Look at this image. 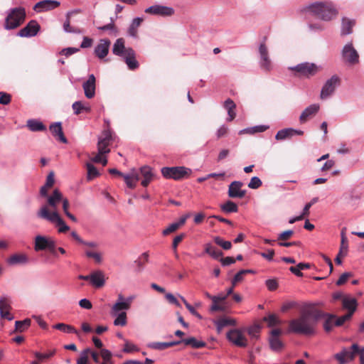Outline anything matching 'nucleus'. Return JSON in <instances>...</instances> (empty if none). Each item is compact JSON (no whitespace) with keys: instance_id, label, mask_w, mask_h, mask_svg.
<instances>
[{"instance_id":"obj_32","label":"nucleus","mask_w":364,"mask_h":364,"mask_svg":"<svg viewBox=\"0 0 364 364\" xmlns=\"http://www.w3.org/2000/svg\"><path fill=\"white\" fill-rule=\"evenodd\" d=\"M123 178L127 187L132 189L136 187L137 181L140 180L139 173L134 171L129 174H124Z\"/></svg>"},{"instance_id":"obj_43","label":"nucleus","mask_w":364,"mask_h":364,"mask_svg":"<svg viewBox=\"0 0 364 364\" xmlns=\"http://www.w3.org/2000/svg\"><path fill=\"white\" fill-rule=\"evenodd\" d=\"M250 273H254V271L252 269H242L238 272L232 279V284L233 287H235L238 283L242 282L244 280L245 277Z\"/></svg>"},{"instance_id":"obj_25","label":"nucleus","mask_w":364,"mask_h":364,"mask_svg":"<svg viewBox=\"0 0 364 364\" xmlns=\"http://www.w3.org/2000/svg\"><path fill=\"white\" fill-rule=\"evenodd\" d=\"M134 299V296L127 297L124 301H117L111 309V314L116 316L120 313L121 311L129 310L131 307V304Z\"/></svg>"},{"instance_id":"obj_22","label":"nucleus","mask_w":364,"mask_h":364,"mask_svg":"<svg viewBox=\"0 0 364 364\" xmlns=\"http://www.w3.org/2000/svg\"><path fill=\"white\" fill-rule=\"evenodd\" d=\"M140 179H141V184L144 187H146L154 180V174L152 168L148 166H144L140 168L139 172Z\"/></svg>"},{"instance_id":"obj_7","label":"nucleus","mask_w":364,"mask_h":364,"mask_svg":"<svg viewBox=\"0 0 364 364\" xmlns=\"http://www.w3.org/2000/svg\"><path fill=\"white\" fill-rule=\"evenodd\" d=\"M295 72L297 76L310 77L316 75L318 71V66L314 63H304L289 68Z\"/></svg>"},{"instance_id":"obj_26","label":"nucleus","mask_w":364,"mask_h":364,"mask_svg":"<svg viewBox=\"0 0 364 364\" xmlns=\"http://www.w3.org/2000/svg\"><path fill=\"white\" fill-rule=\"evenodd\" d=\"M320 107L317 104H313L306 107L299 117V122L301 124L306 122L308 120L314 117L318 112Z\"/></svg>"},{"instance_id":"obj_53","label":"nucleus","mask_w":364,"mask_h":364,"mask_svg":"<svg viewBox=\"0 0 364 364\" xmlns=\"http://www.w3.org/2000/svg\"><path fill=\"white\" fill-rule=\"evenodd\" d=\"M86 257L89 259H92L96 264H100L102 261V252H85Z\"/></svg>"},{"instance_id":"obj_5","label":"nucleus","mask_w":364,"mask_h":364,"mask_svg":"<svg viewBox=\"0 0 364 364\" xmlns=\"http://www.w3.org/2000/svg\"><path fill=\"white\" fill-rule=\"evenodd\" d=\"M191 172V169L184 166L164 167L161 168V174L164 178L176 181L189 177Z\"/></svg>"},{"instance_id":"obj_23","label":"nucleus","mask_w":364,"mask_h":364,"mask_svg":"<svg viewBox=\"0 0 364 364\" xmlns=\"http://www.w3.org/2000/svg\"><path fill=\"white\" fill-rule=\"evenodd\" d=\"M110 43V41L106 38L100 41L95 48V54L99 59L102 60L107 55Z\"/></svg>"},{"instance_id":"obj_46","label":"nucleus","mask_w":364,"mask_h":364,"mask_svg":"<svg viewBox=\"0 0 364 364\" xmlns=\"http://www.w3.org/2000/svg\"><path fill=\"white\" fill-rule=\"evenodd\" d=\"M53 328L64 333L78 334V331L73 326L63 323H58L54 325Z\"/></svg>"},{"instance_id":"obj_50","label":"nucleus","mask_w":364,"mask_h":364,"mask_svg":"<svg viewBox=\"0 0 364 364\" xmlns=\"http://www.w3.org/2000/svg\"><path fill=\"white\" fill-rule=\"evenodd\" d=\"M267 129H268V127H266L264 125L256 126V127H254L252 128L242 129V130L240 131L239 134H253L257 133V132H263L265 130H267Z\"/></svg>"},{"instance_id":"obj_16","label":"nucleus","mask_w":364,"mask_h":364,"mask_svg":"<svg viewBox=\"0 0 364 364\" xmlns=\"http://www.w3.org/2000/svg\"><path fill=\"white\" fill-rule=\"evenodd\" d=\"M243 183L239 181H232L228 186V194L231 198H242L246 195V191L242 190Z\"/></svg>"},{"instance_id":"obj_42","label":"nucleus","mask_w":364,"mask_h":364,"mask_svg":"<svg viewBox=\"0 0 364 364\" xmlns=\"http://www.w3.org/2000/svg\"><path fill=\"white\" fill-rule=\"evenodd\" d=\"M220 209L225 213H237L238 211V206L233 201L228 200L220 205Z\"/></svg>"},{"instance_id":"obj_62","label":"nucleus","mask_w":364,"mask_h":364,"mask_svg":"<svg viewBox=\"0 0 364 364\" xmlns=\"http://www.w3.org/2000/svg\"><path fill=\"white\" fill-rule=\"evenodd\" d=\"M149 255L145 252L141 255V256L135 260V263L137 266L141 268L148 261Z\"/></svg>"},{"instance_id":"obj_44","label":"nucleus","mask_w":364,"mask_h":364,"mask_svg":"<svg viewBox=\"0 0 364 364\" xmlns=\"http://www.w3.org/2000/svg\"><path fill=\"white\" fill-rule=\"evenodd\" d=\"M294 129L291 128L281 129L277 133L275 139L278 141H281L291 138L294 136Z\"/></svg>"},{"instance_id":"obj_61","label":"nucleus","mask_w":364,"mask_h":364,"mask_svg":"<svg viewBox=\"0 0 364 364\" xmlns=\"http://www.w3.org/2000/svg\"><path fill=\"white\" fill-rule=\"evenodd\" d=\"M262 185V181L259 178L254 176L250 179L248 183V187L252 189H257Z\"/></svg>"},{"instance_id":"obj_3","label":"nucleus","mask_w":364,"mask_h":364,"mask_svg":"<svg viewBox=\"0 0 364 364\" xmlns=\"http://www.w3.org/2000/svg\"><path fill=\"white\" fill-rule=\"evenodd\" d=\"M62 203L63 210L66 214L69 213L68 209L70 207V203L68 198H64L62 193L58 189H55L52 194L48 197V200H46V203L43 205L42 207H46L47 208V211L48 213L58 212V205Z\"/></svg>"},{"instance_id":"obj_51","label":"nucleus","mask_w":364,"mask_h":364,"mask_svg":"<svg viewBox=\"0 0 364 364\" xmlns=\"http://www.w3.org/2000/svg\"><path fill=\"white\" fill-rule=\"evenodd\" d=\"M117 314V317L114 321V325L120 326H126L127 323V313L125 311H122Z\"/></svg>"},{"instance_id":"obj_60","label":"nucleus","mask_w":364,"mask_h":364,"mask_svg":"<svg viewBox=\"0 0 364 364\" xmlns=\"http://www.w3.org/2000/svg\"><path fill=\"white\" fill-rule=\"evenodd\" d=\"M55 353V349H53V350H50L48 351V353H40L38 352H36L35 353V356L36 358H38V360L41 361L44 359H48L50 358H51L52 356H53Z\"/></svg>"},{"instance_id":"obj_18","label":"nucleus","mask_w":364,"mask_h":364,"mask_svg":"<svg viewBox=\"0 0 364 364\" xmlns=\"http://www.w3.org/2000/svg\"><path fill=\"white\" fill-rule=\"evenodd\" d=\"M40 30L39 24L34 20L31 21L23 28L18 32L21 37H31L37 34Z\"/></svg>"},{"instance_id":"obj_27","label":"nucleus","mask_w":364,"mask_h":364,"mask_svg":"<svg viewBox=\"0 0 364 364\" xmlns=\"http://www.w3.org/2000/svg\"><path fill=\"white\" fill-rule=\"evenodd\" d=\"M30 260L28 256L23 252L13 254L6 259L7 263L12 266L25 264Z\"/></svg>"},{"instance_id":"obj_4","label":"nucleus","mask_w":364,"mask_h":364,"mask_svg":"<svg viewBox=\"0 0 364 364\" xmlns=\"http://www.w3.org/2000/svg\"><path fill=\"white\" fill-rule=\"evenodd\" d=\"M37 215L38 218L55 223L60 232H66L70 229L69 226L61 218L58 212L48 213L46 207H41L38 211Z\"/></svg>"},{"instance_id":"obj_36","label":"nucleus","mask_w":364,"mask_h":364,"mask_svg":"<svg viewBox=\"0 0 364 364\" xmlns=\"http://www.w3.org/2000/svg\"><path fill=\"white\" fill-rule=\"evenodd\" d=\"M181 341H173V342H154L148 345V347L152 349L162 350L166 348L178 345Z\"/></svg>"},{"instance_id":"obj_12","label":"nucleus","mask_w":364,"mask_h":364,"mask_svg":"<svg viewBox=\"0 0 364 364\" xmlns=\"http://www.w3.org/2000/svg\"><path fill=\"white\" fill-rule=\"evenodd\" d=\"M341 79L337 75H333L323 85L320 97L322 100L326 99L331 96L336 90L337 86L340 85Z\"/></svg>"},{"instance_id":"obj_6","label":"nucleus","mask_w":364,"mask_h":364,"mask_svg":"<svg viewBox=\"0 0 364 364\" xmlns=\"http://www.w3.org/2000/svg\"><path fill=\"white\" fill-rule=\"evenodd\" d=\"M26 11L23 8H14L11 10L5 22L6 29H14L18 27L25 20Z\"/></svg>"},{"instance_id":"obj_58","label":"nucleus","mask_w":364,"mask_h":364,"mask_svg":"<svg viewBox=\"0 0 364 364\" xmlns=\"http://www.w3.org/2000/svg\"><path fill=\"white\" fill-rule=\"evenodd\" d=\"M41 257L45 261L52 262L58 257V252H43Z\"/></svg>"},{"instance_id":"obj_2","label":"nucleus","mask_w":364,"mask_h":364,"mask_svg":"<svg viewBox=\"0 0 364 364\" xmlns=\"http://www.w3.org/2000/svg\"><path fill=\"white\" fill-rule=\"evenodd\" d=\"M306 10L323 21H330L337 15L336 10L329 3L316 2L307 6Z\"/></svg>"},{"instance_id":"obj_31","label":"nucleus","mask_w":364,"mask_h":364,"mask_svg":"<svg viewBox=\"0 0 364 364\" xmlns=\"http://www.w3.org/2000/svg\"><path fill=\"white\" fill-rule=\"evenodd\" d=\"M128 48H126L124 46V40L123 38H118L112 48V52L114 55L118 56L124 57L127 55V50Z\"/></svg>"},{"instance_id":"obj_10","label":"nucleus","mask_w":364,"mask_h":364,"mask_svg":"<svg viewBox=\"0 0 364 364\" xmlns=\"http://www.w3.org/2000/svg\"><path fill=\"white\" fill-rule=\"evenodd\" d=\"M64 250L61 247H57L56 242L51 238L38 235L35 238V250Z\"/></svg>"},{"instance_id":"obj_45","label":"nucleus","mask_w":364,"mask_h":364,"mask_svg":"<svg viewBox=\"0 0 364 364\" xmlns=\"http://www.w3.org/2000/svg\"><path fill=\"white\" fill-rule=\"evenodd\" d=\"M144 19L142 18H135L133 19L129 30L128 33L130 36L133 37H136L137 35V28L140 26L141 23L143 22Z\"/></svg>"},{"instance_id":"obj_56","label":"nucleus","mask_w":364,"mask_h":364,"mask_svg":"<svg viewBox=\"0 0 364 364\" xmlns=\"http://www.w3.org/2000/svg\"><path fill=\"white\" fill-rule=\"evenodd\" d=\"M263 320L268 323L269 327L281 323L280 319L275 314H269L268 316L264 317Z\"/></svg>"},{"instance_id":"obj_29","label":"nucleus","mask_w":364,"mask_h":364,"mask_svg":"<svg viewBox=\"0 0 364 364\" xmlns=\"http://www.w3.org/2000/svg\"><path fill=\"white\" fill-rule=\"evenodd\" d=\"M126 64L129 69L135 70L139 68V63L136 60V55L134 50L132 48H128L127 50V55L124 57Z\"/></svg>"},{"instance_id":"obj_49","label":"nucleus","mask_w":364,"mask_h":364,"mask_svg":"<svg viewBox=\"0 0 364 364\" xmlns=\"http://www.w3.org/2000/svg\"><path fill=\"white\" fill-rule=\"evenodd\" d=\"M86 167H87V178L88 181L92 180L93 178L97 177L100 175L99 171L94 166L93 164H92L90 163H87Z\"/></svg>"},{"instance_id":"obj_52","label":"nucleus","mask_w":364,"mask_h":364,"mask_svg":"<svg viewBox=\"0 0 364 364\" xmlns=\"http://www.w3.org/2000/svg\"><path fill=\"white\" fill-rule=\"evenodd\" d=\"M90 348H87L83 350L77 360V364H90L89 363V353Z\"/></svg>"},{"instance_id":"obj_13","label":"nucleus","mask_w":364,"mask_h":364,"mask_svg":"<svg viewBox=\"0 0 364 364\" xmlns=\"http://www.w3.org/2000/svg\"><path fill=\"white\" fill-rule=\"evenodd\" d=\"M144 11L149 14L164 17L171 16L174 14V9L173 8L158 4L148 7Z\"/></svg>"},{"instance_id":"obj_63","label":"nucleus","mask_w":364,"mask_h":364,"mask_svg":"<svg viewBox=\"0 0 364 364\" xmlns=\"http://www.w3.org/2000/svg\"><path fill=\"white\" fill-rule=\"evenodd\" d=\"M294 235V231L291 230H286L281 234H279L278 237L277 241H285L289 240Z\"/></svg>"},{"instance_id":"obj_47","label":"nucleus","mask_w":364,"mask_h":364,"mask_svg":"<svg viewBox=\"0 0 364 364\" xmlns=\"http://www.w3.org/2000/svg\"><path fill=\"white\" fill-rule=\"evenodd\" d=\"M326 317L324 323H323V328L324 330L326 332L331 331L333 326H335V320H336V316L332 314H324V316L323 317Z\"/></svg>"},{"instance_id":"obj_54","label":"nucleus","mask_w":364,"mask_h":364,"mask_svg":"<svg viewBox=\"0 0 364 364\" xmlns=\"http://www.w3.org/2000/svg\"><path fill=\"white\" fill-rule=\"evenodd\" d=\"M247 331L252 339H258L260 333V327L259 325L255 324L247 328Z\"/></svg>"},{"instance_id":"obj_37","label":"nucleus","mask_w":364,"mask_h":364,"mask_svg":"<svg viewBox=\"0 0 364 364\" xmlns=\"http://www.w3.org/2000/svg\"><path fill=\"white\" fill-rule=\"evenodd\" d=\"M343 307L348 310V314L353 315L357 307V301L354 298L343 297Z\"/></svg>"},{"instance_id":"obj_57","label":"nucleus","mask_w":364,"mask_h":364,"mask_svg":"<svg viewBox=\"0 0 364 364\" xmlns=\"http://www.w3.org/2000/svg\"><path fill=\"white\" fill-rule=\"evenodd\" d=\"M100 356L102 357V358L103 359L102 363H110V364L112 363V355L111 351H109L107 349L104 348V349L100 350Z\"/></svg>"},{"instance_id":"obj_11","label":"nucleus","mask_w":364,"mask_h":364,"mask_svg":"<svg viewBox=\"0 0 364 364\" xmlns=\"http://www.w3.org/2000/svg\"><path fill=\"white\" fill-rule=\"evenodd\" d=\"M227 339L233 345L240 348H245L248 345L247 338L242 331L237 328L230 330L227 333Z\"/></svg>"},{"instance_id":"obj_34","label":"nucleus","mask_w":364,"mask_h":364,"mask_svg":"<svg viewBox=\"0 0 364 364\" xmlns=\"http://www.w3.org/2000/svg\"><path fill=\"white\" fill-rule=\"evenodd\" d=\"M215 323L218 333H220L223 328L225 326H235L237 324V322L235 319L228 317H221L219 319H218Z\"/></svg>"},{"instance_id":"obj_30","label":"nucleus","mask_w":364,"mask_h":364,"mask_svg":"<svg viewBox=\"0 0 364 364\" xmlns=\"http://www.w3.org/2000/svg\"><path fill=\"white\" fill-rule=\"evenodd\" d=\"M50 131L51 132L52 134L54 136L58 137V139L61 142L64 144L68 142V140L63 134V127L60 122H55L51 124L50 126Z\"/></svg>"},{"instance_id":"obj_48","label":"nucleus","mask_w":364,"mask_h":364,"mask_svg":"<svg viewBox=\"0 0 364 364\" xmlns=\"http://www.w3.org/2000/svg\"><path fill=\"white\" fill-rule=\"evenodd\" d=\"M267 242L270 243L272 245H278L280 247H297L301 248V243L299 242H283V241H268L266 240Z\"/></svg>"},{"instance_id":"obj_35","label":"nucleus","mask_w":364,"mask_h":364,"mask_svg":"<svg viewBox=\"0 0 364 364\" xmlns=\"http://www.w3.org/2000/svg\"><path fill=\"white\" fill-rule=\"evenodd\" d=\"M181 343H183L186 346H190L193 348L198 349L206 346V343L202 341L197 340L195 337H190L188 338L183 339Z\"/></svg>"},{"instance_id":"obj_28","label":"nucleus","mask_w":364,"mask_h":364,"mask_svg":"<svg viewBox=\"0 0 364 364\" xmlns=\"http://www.w3.org/2000/svg\"><path fill=\"white\" fill-rule=\"evenodd\" d=\"M90 284L95 288H101L105 284V274L100 271H95L89 275Z\"/></svg>"},{"instance_id":"obj_8","label":"nucleus","mask_w":364,"mask_h":364,"mask_svg":"<svg viewBox=\"0 0 364 364\" xmlns=\"http://www.w3.org/2000/svg\"><path fill=\"white\" fill-rule=\"evenodd\" d=\"M358 350V345L354 343L350 349L343 348L340 353L335 354L334 358L339 364H346L354 359Z\"/></svg>"},{"instance_id":"obj_15","label":"nucleus","mask_w":364,"mask_h":364,"mask_svg":"<svg viewBox=\"0 0 364 364\" xmlns=\"http://www.w3.org/2000/svg\"><path fill=\"white\" fill-rule=\"evenodd\" d=\"M112 136L109 130H105L102 132V136L99 138L97 143V149L100 154H108L110 149L108 146L110 144Z\"/></svg>"},{"instance_id":"obj_41","label":"nucleus","mask_w":364,"mask_h":364,"mask_svg":"<svg viewBox=\"0 0 364 364\" xmlns=\"http://www.w3.org/2000/svg\"><path fill=\"white\" fill-rule=\"evenodd\" d=\"M27 127L32 132H41L46 129V126L40 121L30 119L27 122Z\"/></svg>"},{"instance_id":"obj_21","label":"nucleus","mask_w":364,"mask_h":364,"mask_svg":"<svg viewBox=\"0 0 364 364\" xmlns=\"http://www.w3.org/2000/svg\"><path fill=\"white\" fill-rule=\"evenodd\" d=\"M60 3L55 0H43L35 4L33 9L36 12H44L58 7Z\"/></svg>"},{"instance_id":"obj_59","label":"nucleus","mask_w":364,"mask_h":364,"mask_svg":"<svg viewBox=\"0 0 364 364\" xmlns=\"http://www.w3.org/2000/svg\"><path fill=\"white\" fill-rule=\"evenodd\" d=\"M82 248H92V249H97L101 248V244L99 242L92 240V241H84L82 240Z\"/></svg>"},{"instance_id":"obj_38","label":"nucleus","mask_w":364,"mask_h":364,"mask_svg":"<svg viewBox=\"0 0 364 364\" xmlns=\"http://www.w3.org/2000/svg\"><path fill=\"white\" fill-rule=\"evenodd\" d=\"M75 114L78 115L82 112H90L91 107L86 103L82 101L75 102L72 105Z\"/></svg>"},{"instance_id":"obj_19","label":"nucleus","mask_w":364,"mask_h":364,"mask_svg":"<svg viewBox=\"0 0 364 364\" xmlns=\"http://www.w3.org/2000/svg\"><path fill=\"white\" fill-rule=\"evenodd\" d=\"M228 298V295L219 294L214 296L212 298V305L210 306V311H225L227 310V306L225 304V301Z\"/></svg>"},{"instance_id":"obj_1","label":"nucleus","mask_w":364,"mask_h":364,"mask_svg":"<svg viewBox=\"0 0 364 364\" xmlns=\"http://www.w3.org/2000/svg\"><path fill=\"white\" fill-rule=\"evenodd\" d=\"M324 313L315 308L309 307L301 311L299 317L289 322V332L304 336H313L316 333L318 321Z\"/></svg>"},{"instance_id":"obj_24","label":"nucleus","mask_w":364,"mask_h":364,"mask_svg":"<svg viewBox=\"0 0 364 364\" xmlns=\"http://www.w3.org/2000/svg\"><path fill=\"white\" fill-rule=\"evenodd\" d=\"M95 77L93 74L89 75L88 80L82 84L85 95L88 99H92L95 95Z\"/></svg>"},{"instance_id":"obj_39","label":"nucleus","mask_w":364,"mask_h":364,"mask_svg":"<svg viewBox=\"0 0 364 364\" xmlns=\"http://www.w3.org/2000/svg\"><path fill=\"white\" fill-rule=\"evenodd\" d=\"M31 321L30 318H26L23 321H16L15 322V328L13 333H22L26 331L31 326Z\"/></svg>"},{"instance_id":"obj_20","label":"nucleus","mask_w":364,"mask_h":364,"mask_svg":"<svg viewBox=\"0 0 364 364\" xmlns=\"http://www.w3.org/2000/svg\"><path fill=\"white\" fill-rule=\"evenodd\" d=\"M282 334V330L279 328L273 329L271 331L269 338L270 348L275 351L280 350L283 347V343L279 339V336Z\"/></svg>"},{"instance_id":"obj_9","label":"nucleus","mask_w":364,"mask_h":364,"mask_svg":"<svg viewBox=\"0 0 364 364\" xmlns=\"http://www.w3.org/2000/svg\"><path fill=\"white\" fill-rule=\"evenodd\" d=\"M343 62L354 65L359 63V54L353 47L352 43L346 44L341 53Z\"/></svg>"},{"instance_id":"obj_14","label":"nucleus","mask_w":364,"mask_h":364,"mask_svg":"<svg viewBox=\"0 0 364 364\" xmlns=\"http://www.w3.org/2000/svg\"><path fill=\"white\" fill-rule=\"evenodd\" d=\"M259 53L260 55L259 65L261 68L266 72H269L272 68V61L269 57L268 49L264 43L260 44Z\"/></svg>"},{"instance_id":"obj_33","label":"nucleus","mask_w":364,"mask_h":364,"mask_svg":"<svg viewBox=\"0 0 364 364\" xmlns=\"http://www.w3.org/2000/svg\"><path fill=\"white\" fill-rule=\"evenodd\" d=\"M77 13L76 11H69L66 14V20L63 23V29L67 33H80L82 30L77 27L70 26V17L73 14Z\"/></svg>"},{"instance_id":"obj_40","label":"nucleus","mask_w":364,"mask_h":364,"mask_svg":"<svg viewBox=\"0 0 364 364\" xmlns=\"http://www.w3.org/2000/svg\"><path fill=\"white\" fill-rule=\"evenodd\" d=\"M355 23V21L343 18L342 20L341 35L345 36L351 33Z\"/></svg>"},{"instance_id":"obj_55","label":"nucleus","mask_w":364,"mask_h":364,"mask_svg":"<svg viewBox=\"0 0 364 364\" xmlns=\"http://www.w3.org/2000/svg\"><path fill=\"white\" fill-rule=\"evenodd\" d=\"M213 241L217 245L222 247L225 250H228L232 247V244L230 241L225 240L220 237H214Z\"/></svg>"},{"instance_id":"obj_64","label":"nucleus","mask_w":364,"mask_h":364,"mask_svg":"<svg viewBox=\"0 0 364 364\" xmlns=\"http://www.w3.org/2000/svg\"><path fill=\"white\" fill-rule=\"evenodd\" d=\"M266 286L269 291H274L278 288V282L275 279H267Z\"/></svg>"},{"instance_id":"obj_17","label":"nucleus","mask_w":364,"mask_h":364,"mask_svg":"<svg viewBox=\"0 0 364 364\" xmlns=\"http://www.w3.org/2000/svg\"><path fill=\"white\" fill-rule=\"evenodd\" d=\"M11 301L8 297L0 298V316L2 318H6L9 321L14 319V316L10 314L11 309Z\"/></svg>"}]
</instances>
